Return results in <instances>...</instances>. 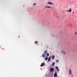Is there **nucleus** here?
<instances>
[{"mask_svg": "<svg viewBox=\"0 0 77 77\" xmlns=\"http://www.w3.org/2000/svg\"><path fill=\"white\" fill-rule=\"evenodd\" d=\"M45 8H48V9H50V8H51V7L50 6H48V5H46V6L45 7Z\"/></svg>", "mask_w": 77, "mask_h": 77, "instance_id": "1", "label": "nucleus"}, {"mask_svg": "<svg viewBox=\"0 0 77 77\" xmlns=\"http://www.w3.org/2000/svg\"><path fill=\"white\" fill-rule=\"evenodd\" d=\"M54 68H51L50 69V71H51V72H52L53 71H54Z\"/></svg>", "mask_w": 77, "mask_h": 77, "instance_id": "2", "label": "nucleus"}, {"mask_svg": "<svg viewBox=\"0 0 77 77\" xmlns=\"http://www.w3.org/2000/svg\"><path fill=\"white\" fill-rule=\"evenodd\" d=\"M45 65V63H42L41 65V66H44Z\"/></svg>", "mask_w": 77, "mask_h": 77, "instance_id": "3", "label": "nucleus"}, {"mask_svg": "<svg viewBox=\"0 0 77 77\" xmlns=\"http://www.w3.org/2000/svg\"><path fill=\"white\" fill-rule=\"evenodd\" d=\"M47 3L48 5H53V3L50 2H47Z\"/></svg>", "mask_w": 77, "mask_h": 77, "instance_id": "4", "label": "nucleus"}, {"mask_svg": "<svg viewBox=\"0 0 77 77\" xmlns=\"http://www.w3.org/2000/svg\"><path fill=\"white\" fill-rule=\"evenodd\" d=\"M57 73H55L54 74V77H57Z\"/></svg>", "mask_w": 77, "mask_h": 77, "instance_id": "5", "label": "nucleus"}, {"mask_svg": "<svg viewBox=\"0 0 77 77\" xmlns=\"http://www.w3.org/2000/svg\"><path fill=\"white\" fill-rule=\"evenodd\" d=\"M69 75H70V74H71L72 73V72L71 71V69H70L69 70Z\"/></svg>", "mask_w": 77, "mask_h": 77, "instance_id": "6", "label": "nucleus"}, {"mask_svg": "<svg viewBox=\"0 0 77 77\" xmlns=\"http://www.w3.org/2000/svg\"><path fill=\"white\" fill-rule=\"evenodd\" d=\"M52 59H54V58H55V56L54 55H52L51 57Z\"/></svg>", "mask_w": 77, "mask_h": 77, "instance_id": "7", "label": "nucleus"}, {"mask_svg": "<svg viewBox=\"0 0 77 77\" xmlns=\"http://www.w3.org/2000/svg\"><path fill=\"white\" fill-rule=\"evenodd\" d=\"M67 12H71V8H70L69 9V10H67Z\"/></svg>", "mask_w": 77, "mask_h": 77, "instance_id": "8", "label": "nucleus"}, {"mask_svg": "<svg viewBox=\"0 0 77 77\" xmlns=\"http://www.w3.org/2000/svg\"><path fill=\"white\" fill-rule=\"evenodd\" d=\"M61 53H63V54H66V52H65L64 51H61Z\"/></svg>", "mask_w": 77, "mask_h": 77, "instance_id": "9", "label": "nucleus"}, {"mask_svg": "<svg viewBox=\"0 0 77 77\" xmlns=\"http://www.w3.org/2000/svg\"><path fill=\"white\" fill-rule=\"evenodd\" d=\"M56 69H57V71H59V68H58V67H57V66H56Z\"/></svg>", "mask_w": 77, "mask_h": 77, "instance_id": "10", "label": "nucleus"}, {"mask_svg": "<svg viewBox=\"0 0 77 77\" xmlns=\"http://www.w3.org/2000/svg\"><path fill=\"white\" fill-rule=\"evenodd\" d=\"M48 60V61H50L51 60V57H49Z\"/></svg>", "mask_w": 77, "mask_h": 77, "instance_id": "11", "label": "nucleus"}, {"mask_svg": "<svg viewBox=\"0 0 77 77\" xmlns=\"http://www.w3.org/2000/svg\"><path fill=\"white\" fill-rule=\"evenodd\" d=\"M35 44H37L38 43V42L37 41H36L35 42Z\"/></svg>", "mask_w": 77, "mask_h": 77, "instance_id": "12", "label": "nucleus"}, {"mask_svg": "<svg viewBox=\"0 0 77 77\" xmlns=\"http://www.w3.org/2000/svg\"><path fill=\"white\" fill-rule=\"evenodd\" d=\"M48 60V57H46V58H45V60Z\"/></svg>", "mask_w": 77, "mask_h": 77, "instance_id": "13", "label": "nucleus"}, {"mask_svg": "<svg viewBox=\"0 0 77 77\" xmlns=\"http://www.w3.org/2000/svg\"><path fill=\"white\" fill-rule=\"evenodd\" d=\"M42 57H45V54H42Z\"/></svg>", "mask_w": 77, "mask_h": 77, "instance_id": "14", "label": "nucleus"}, {"mask_svg": "<svg viewBox=\"0 0 77 77\" xmlns=\"http://www.w3.org/2000/svg\"><path fill=\"white\" fill-rule=\"evenodd\" d=\"M54 64H55V63H54V62H53V63H52V66H54Z\"/></svg>", "mask_w": 77, "mask_h": 77, "instance_id": "15", "label": "nucleus"}, {"mask_svg": "<svg viewBox=\"0 0 77 77\" xmlns=\"http://www.w3.org/2000/svg\"><path fill=\"white\" fill-rule=\"evenodd\" d=\"M49 53H47L46 54V56H49Z\"/></svg>", "mask_w": 77, "mask_h": 77, "instance_id": "16", "label": "nucleus"}, {"mask_svg": "<svg viewBox=\"0 0 77 77\" xmlns=\"http://www.w3.org/2000/svg\"><path fill=\"white\" fill-rule=\"evenodd\" d=\"M47 53V51H45L44 52L45 54Z\"/></svg>", "mask_w": 77, "mask_h": 77, "instance_id": "17", "label": "nucleus"}, {"mask_svg": "<svg viewBox=\"0 0 77 77\" xmlns=\"http://www.w3.org/2000/svg\"><path fill=\"white\" fill-rule=\"evenodd\" d=\"M59 60H56V62H59Z\"/></svg>", "mask_w": 77, "mask_h": 77, "instance_id": "18", "label": "nucleus"}, {"mask_svg": "<svg viewBox=\"0 0 77 77\" xmlns=\"http://www.w3.org/2000/svg\"><path fill=\"white\" fill-rule=\"evenodd\" d=\"M33 5L34 6H35V5H36V3H34L33 4Z\"/></svg>", "mask_w": 77, "mask_h": 77, "instance_id": "19", "label": "nucleus"}, {"mask_svg": "<svg viewBox=\"0 0 77 77\" xmlns=\"http://www.w3.org/2000/svg\"><path fill=\"white\" fill-rule=\"evenodd\" d=\"M77 32H75V35H77Z\"/></svg>", "mask_w": 77, "mask_h": 77, "instance_id": "20", "label": "nucleus"}, {"mask_svg": "<svg viewBox=\"0 0 77 77\" xmlns=\"http://www.w3.org/2000/svg\"><path fill=\"white\" fill-rule=\"evenodd\" d=\"M52 36H54V35H52Z\"/></svg>", "mask_w": 77, "mask_h": 77, "instance_id": "21", "label": "nucleus"}]
</instances>
